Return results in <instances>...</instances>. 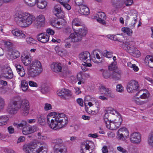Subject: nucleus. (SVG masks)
Wrapping results in <instances>:
<instances>
[{"label": "nucleus", "instance_id": "f257e3e1", "mask_svg": "<svg viewBox=\"0 0 153 153\" xmlns=\"http://www.w3.org/2000/svg\"><path fill=\"white\" fill-rule=\"evenodd\" d=\"M15 21L19 26L22 27H27L35 21L34 26L39 28L44 26L45 18L42 14L39 15L35 18L34 16L28 13L20 12L16 14Z\"/></svg>", "mask_w": 153, "mask_h": 153}, {"label": "nucleus", "instance_id": "f03ea898", "mask_svg": "<svg viewBox=\"0 0 153 153\" xmlns=\"http://www.w3.org/2000/svg\"><path fill=\"white\" fill-rule=\"evenodd\" d=\"M46 118L48 125L54 130L63 128L68 123V118L63 113H55L53 116L50 114Z\"/></svg>", "mask_w": 153, "mask_h": 153}, {"label": "nucleus", "instance_id": "7ed1b4c3", "mask_svg": "<svg viewBox=\"0 0 153 153\" xmlns=\"http://www.w3.org/2000/svg\"><path fill=\"white\" fill-rule=\"evenodd\" d=\"M30 107V103L26 99L13 100L9 104L7 111L10 114H15L21 109L23 115L26 116L29 112Z\"/></svg>", "mask_w": 153, "mask_h": 153}, {"label": "nucleus", "instance_id": "20e7f679", "mask_svg": "<svg viewBox=\"0 0 153 153\" xmlns=\"http://www.w3.org/2000/svg\"><path fill=\"white\" fill-rule=\"evenodd\" d=\"M29 68V74L33 77L39 75L42 71L41 63L37 60L32 61Z\"/></svg>", "mask_w": 153, "mask_h": 153}, {"label": "nucleus", "instance_id": "39448f33", "mask_svg": "<svg viewBox=\"0 0 153 153\" xmlns=\"http://www.w3.org/2000/svg\"><path fill=\"white\" fill-rule=\"evenodd\" d=\"M122 47L133 56L138 57L140 56V52L133 45L132 42L127 41L123 42Z\"/></svg>", "mask_w": 153, "mask_h": 153}, {"label": "nucleus", "instance_id": "423d86ee", "mask_svg": "<svg viewBox=\"0 0 153 153\" xmlns=\"http://www.w3.org/2000/svg\"><path fill=\"white\" fill-rule=\"evenodd\" d=\"M55 145L54 147V153H66L67 148L63 143L62 140L60 138H58L54 140Z\"/></svg>", "mask_w": 153, "mask_h": 153}, {"label": "nucleus", "instance_id": "0eeeda50", "mask_svg": "<svg viewBox=\"0 0 153 153\" xmlns=\"http://www.w3.org/2000/svg\"><path fill=\"white\" fill-rule=\"evenodd\" d=\"M94 144L91 141L84 142L81 144L80 152L81 153H91L94 148Z\"/></svg>", "mask_w": 153, "mask_h": 153}, {"label": "nucleus", "instance_id": "6e6552de", "mask_svg": "<svg viewBox=\"0 0 153 153\" xmlns=\"http://www.w3.org/2000/svg\"><path fill=\"white\" fill-rule=\"evenodd\" d=\"M25 3L29 6L33 7L37 4V7L40 9L45 8L47 5V2L45 0H30V2L25 1Z\"/></svg>", "mask_w": 153, "mask_h": 153}, {"label": "nucleus", "instance_id": "1a4fd4ad", "mask_svg": "<svg viewBox=\"0 0 153 153\" xmlns=\"http://www.w3.org/2000/svg\"><path fill=\"white\" fill-rule=\"evenodd\" d=\"M80 59L83 61H86L82 65L85 66L91 67V64L90 63L91 61L90 54L88 51H85L81 53L79 55Z\"/></svg>", "mask_w": 153, "mask_h": 153}, {"label": "nucleus", "instance_id": "9d476101", "mask_svg": "<svg viewBox=\"0 0 153 153\" xmlns=\"http://www.w3.org/2000/svg\"><path fill=\"white\" fill-rule=\"evenodd\" d=\"M139 89L138 82L137 81L132 80L129 82L127 87V91L129 93H131Z\"/></svg>", "mask_w": 153, "mask_h": 153}, {"label": "nucleus", "instance_id": "9b49d317", "mask_svg": "<svg viewBox=\"0 0 153 153\" xmlns=\"http://www.w3.org/2000/svg\"><path fill=\"white\" fill-rule=\"evenodd\" d=\"M57 93L59 96L61 97V98L65 100L68 99L72 96L71 91L66 89L58 90Z\"/></svg>", "mask_w": 153, "mask_h": 153}, {"label": "nucleus", "instance_id": "f8f14e48", "mask_svg": "<svg viewBox=\"0 0 153 153\" xmlns=\"http://www.w3.org/2000/svg\"><path fill=\"white\" fill-rule=\"evenodd\" d=\"M130 140L131 142L133 143H140L141 141L140 134L138 132L133 133L130 136Z\"/></svg>", "mask_w": 153, "mask_h": 153}, {"label": "nucleus", "instance_id": "ddd939ff", "mask_svg": "<svg viewBox=\"0 0 153 153\" xmlns=\"http://www.w3.org/2000/svg\"><path fill=\"white\" fill-rule=\"evenodd\" d=\"M1 74L4 77L9 79H12L13 76L12 71L10 67L4 68Z\"/></svg>", "mask_w": 153, "mask_h": 153}, {"label": "nucleus", "instance_id": "4468645a", "mask_svg": "<svg viewBox=\"0 0 153 153\" xmlns=\"http://www.w3.org/2000/svg\"><path fill=\"white\" fill-rule=\"evenodd\" d=\"M51 70L53 72L58 73L62 72V65L60 63L53 62L51 65Z\"/></svg>", "mask_w": 153, "mask_h": 153}, {"label": "nucleus", "instance_id": "2eb2a0df", "mask_svg": "<svg viewBox=\"0 0 153 153\" xmlns=\"http://www.w3.org/2000/svg\"><path fill=\"white\" fill-rule=\"evenodd\" d=\"M82 38L76 32L71 33L69 36V40L71 42H76L80 41L82 39Z\"/></svg>", "mask_w": 153, "mask_h": 153}, {"label": "nucleus", "instance_id": "dca6fc26", "mask_svg": "<svg viewBox=\"0 0 153 153\" xmlns=\"http://www.w3.org/2000/svg\"><path fill=\"white\" fill-rule=\"evenodd\" d=\"M100 92L104 94L105 96L111 97L112 96V91L109 88H107L103 85L100 86L99 88Z\"/></svg>", "mask_w": 153, "mask_h": 153}, {"label": "nucleus", "instance_id": "f3484780", "mask_svg": "<svg viewBox=\"0 0 153 153\" xmlns=\"http://www.w3.org/2000/svg\"><path fill=\"white\" fill-rule=\"evenodd\" d=\"M37 38L38 40L41 42L45 43L49 40V37L47 33H41L37 35Z\"/></svg>", "mask_w": 153, "mask_h": 153}, {"label": "nucleus", "instance_id": "a211bd4d", "mask_svg": "<svg viewBox=\"0 0 153 153\" xmlns=\"http://www.w3.org/2000/svg\"><path fill=\"white\" fill-rule=\"evenodd\" d=\"M72 28L75 31L77 29V27H80L83 26V24L81 21V20L78 18L74 19L72 23Z\"/></svg>", "mask_w": 153, "mask_h": 153}, {"label": "nucleus", "instance_id": "6ab92c4d", "mask_svg": "<svg viewBox=\"0 0 153 153\" xmlns=\"http://www.w3.org/2000/svg\"><path fill=\"white\" fill-rule=\"evenodd\" d=\"M53 12L55 16L59 18H61L63 16V13L62 12L60 5H57L55 6Z\"/></svg>", "mask_w": 153, "mask_h": 153}, {"label": "nucleus", "instance_id": "aec40b11", "mask_svg": "<svg viewBox=\"0 0 153 153\" xmlns=\"http://www.w3.org/2000/svg\"><path fill=\"white\" fill-rule=\"evenodd\" d=\"M96 17L98 18L97 19V21L99 23L103 25L106 24L105 19L106 18V16L104 12H101L98 13L97 15L96 16Z\"/></svg>", "mask_w": 153, "mask_h": 153}, {"label": "nucleus", "instance_id": "412c9836", "mask_svg": "<svg viewBox=\"0 0 153 153\" xmlns=\"http://www.w3.org/2000/svg\"><path fill=\"white\" fill-rule=\"evenodd\" d=\"M47 145L46 143H41L39 148L36 151H33V153H47Z\"/></svg>", "mask_w": 153, "mask_h": 153}, {"label": "nucleus", "instance_id": "4be33fe9", "mask_svg": "<svg viewBox=\"0 0 153 153\" xmlns=\"http://www.w3.org/2000/svg\"><path fill=\"white\" fill-rule=\"evenodd\" d=\"M76 30L78 34L82 37L85 36L87 32V28L83 25L77 28Z\"/></svg>", "mask_w": 153, "mask_h": 153}, {"label": "nucleus", "instance_id": "5701e85b", "mask_svg": "<svg viewBox=\"0 0 153 153\" xmlns=\"http://www.w3.org/2000/svg\"><path fill=\"white\" fill-rule=\"evenodd\" d=\"M11 33L13 36L19 37L20 38H25V34L22 30L17 29L12 30Z\"/></svg>", "mask_w": 153, "mask_h": 153}, {"label": "nucleus", "instance_id": "b1692460", "mask_svg": "<svg viewBox=\"0 0 153 153\" xmlns=\"http://www.w3.org/2000/svg\"><path fill=\"white\" fill-rule=\"evenodd\" d=\"M21 58L22 62L25 66H28L29 65H30V64L31 63L32 59L30 55L26 56L24 55V56H21Z\"/></svg>", "mask_w": 153, "mask_h": 153}, {"label": "nucleus", "instance_id": "393cba45", "mask_svg": "<svg viewBox=\"0 0 153 153\" xmlns=\"http://www.w3.org/2000/svg\"><path fill=\"white\" fill-rule=\"evenodd\" d=\"M79 8V12L80 14L85 15H88L89 14V9L86 5H81Z\"/></svg>", "mask_w": 153, "mask_h": 153}, {"label": "nucleus", "instance_id": "a878e982", "mask_svg": "<svg viewBox=\"0 0 153 153\" xmlns=\"http://www.w3.org/2000/svg\"><path fill=\"white\" fill-rule=\"evenodd\" d=\"M15 66L20 76L21 77L24 76L25 74V72L23 66L19 64H15Z\"/></svg>", "mask_w": 153, "mask_h": 153}, {"label": "nucleus", "instance_id": "bb28decb", "mask_svg": "<svg viewBox=\"0 0 153 153\" xmlns=\"http://www.w3.org/2000/svg\"><path fill=\"white\" fill-rule=\"evenodd\" d=\"M146 65L151 68H153V57L147 55L145 57L144 60Z\"/></svg>", "mask_w": 153, "mask_h": 153}, {"label": "nucleus", "instance_id": "cd10ccee", "mask_svg": "<svg viewBox=\"0 0 153 153\" xmlns=\"http://www.w3.org/2000/svg\"><path fill=\"white\" fill-rule=\"evenodd\" d=\"M121 72L120 71H112L111 77L115 80H119L121 77Z\"/></svg>", "mask_w": 153, "mask_h": 153}, {"label": "nucleus", "instance_id": "c85d7f7f", "mask_svg": "<svg viewBox=\"0 0 153 153\" xmlns=\"http://www.w3.org/2000/svg\"><path fill=\"white\" fill-rule=\"evenodd\" d=\"M108 69L109 70H104L103 72V76L105 79L109 78L111 76L112 71L111 70H112V68L111 66H108Z\"/></svg>", "mask_w": 153, "mask_h": 153}, {"label": "nucleus", "instance_id": "c756f323", "mask_svg": "<svg viewBox=\"0 0 153 153\" xmlns=\"http://www.w3.org/2000/svg\"><path fill=\"white\" fill-rule=\"evenodd\" d=\"M9 120V118L7 115L0 116V126L6 125Z\"/></svg>", "mask_w": 153, "mask_h": 153}, {"label": "nucleus", "instance_id": "7c9ffc66", "mask_svg": "<svg viewBox=\"0 0 153 153\" xmlns=\"http://www.w3.org/2000/svg\"><path fill=\"white\" fill-rule=\"evenodd\" d=\"M147 143L150 147H153V131L148 136Z\"/></svg>", "mask_w": 153, "mask_h": 153}, {"label": "nucleus", "instance_id": "2f4dec72", "mask_svg": "<svg viewBox=\"0 0 153 153\" xmlns=\"http://www.w3.org/2000/svg\"><path fill=\"white\" fill-rule=\"evenodd\" d=\"M121 134H123L124 136L127 137L129 135V132L127 130V128H126L123 127V128H120L118 130Z\"/></svg>", "mask_w": 153, "mask_h": 153}, {"label": "nucleus", "instance_id": "473e14b6", "mask_svg": "<svg viewBox=\"0 0 153 153\" xmlns=\"http://www.w3.org/2000/svg\"><path fill=\"white\" fill-rule=\"evenodd\" d=\"M21 88L23 91H25L27 90L28 86L27 82L25 80H22L21 84Z\"/></svg>", "mask_w": 153, "mask_h": 153}, {"label": "nucleus", "instance_id": "72a5a7b5", "mask_svg": "<svg viewBox=\"0 0 153 153\" xmlns=\"http://www.w3.org/2000/svg\"><path fill=\"white\" fill-rule=\"evenodd\" d=\"M27 124V122L23 120L19 123H14L13 124V125L17 127V128L19 129H22V128L25 127Z\"/></svg>", "mask_w": 153, "mask_h": 153}, {"label": "nucleus", "instance_id": "f704fd0d", "mask_svg": "<svg viewBox=\"0 0 153 153\" xmlns=\"http://www.w3.org/2000/svg\"><path fill=\"white\" fill-rule=\"evenodd\" d=\"M119 124H117L115 123L113 121H112L111 125H110V126H108L109 129L111 130H114L117 129L120 126Z\"/></svg>", "mask_w": 153, "mask_h": 153}, {"label": "nucleus", "instance_id": "c9c22d12", "mask_svg": "<svg viewBox=\"0 0 153 153\" xmlns=\"http://www.w3.org/2000/svg\"><path fill=\"white\" fill-rule=\"evenodd\" d=\"M46 118V116L43 114H39L38 116V121L41 125L45 123Z\"/></svg>", "mask_w": 153, "mask_h": 153}, {"label": "nucleus", "instance_id": "e433bc0d", "mask_svg": "<svg viewBox=\"0 0 153 153\" xmlns=\"http://www.w3.org/2000/svg\"><path fill=\"white\" fill-rule=\"evenodd\" d=\"M10 56L14 59H16L19 57L20 56L19 52L16 50L13 51L11 52Z\"/></svg>", "mask_w": 153, "mask_h": 153}, {"label": "nucleus", "instance_id": "4c0bfd02", "mask_svg": "<svg viewBox=\"0 0 153 153\" xmlns=\"http://www.w3.org/2000/svg\"><path fill=\"white\" fill-rule=\"evenodd\" d=\"M122 30L124 33H126L128 36H131L133 32L131 29L128 27H123L122 28Z\"/></svg>", "mask_w": 153, "mask_h": 153}, {"label": "nucleus", "instance_id": "58836bf2", "mask_svg": "<svg viewBox=\"0 0 153 153\" xmlns=\"http://www.w3.org/2000/svg\"><path fill=\"white\" fill-rule=\"evenodd\" d=\"M130 13L131 14V18L134 21H137V12L135 10H132L131 11Z\"/></svg>", "mask_w": 153, "mask_h": 153}, {"label": "nucleus", "instance_id": "ea45409f", "mask_svg": "<svg viewBox=\"0 0 153 153\" xmlns=\"http://www.w3.org/2000/svg\"><path fill=\"white\" fill-rule=\"evenodd\" d=\"M143 91V90H140L138 92H137L136 94V96H137L140 94V98L142 99H145L146 98L148 97V94L146 93H142V91Z\"/></svg>", "mask_w": 153, "mask_h": 153}, {"label": "nucleus", "instance_id": "a19ab883", "mask_svg": "<svg viewBox=\"0 0 153 153\" xmlns=\"http://www.w3.org/2000/svg\"><path fill=\"white\" fill-rule=\"evenodd\" d=\"M133 101L138 105H142L145 103L144 101H140L139 98L134 97L133 98Z\"/></svg>", "mask_w": 153, "mask_h": 153}, {"label": "nucleus", "instance_id": "79ce46f5", "mask_svg": "<svg viewBox=\"0 0 153 153\" xmlns=\"http://www.w3.org/2000/svg\"><path fill=\"white\" fill-rule=\"evenodd\" d=\"M30 127L26 126L22 129V132L24 134L27 135L30 134Z\"/></svg>", "mask_w": 153, "mask_h": 153}, {"label": "nucleus", "instance_id": "37998d69", "mask_svg": "<svg viewBox=\"0 0 153 153\" xmlns=\"http://www.w3.org/2000/svg\"><path fill=\"white\" fill-rule=\"evenodd\" d=\"M123 37V36L120 34H117L115 35V37H114V41H118L120 42H122V41Z\"/></svg>", "mask_w": 153, "mask_h": 153}, {"label": "nucleus", "instance_id": "c03bdc74", "mask_svg": "<svg viewBox=\"0 0 153 153\" xmlns=\"http://www.w3.org/2000/svg\"><path fill=\"white\" fill-rule=\"evenodd\" d=\"M114 122L115 123L117 124H119V126H120L122 122V119L120 115H119L117 116L115 119L113 120Z\"/></svg>", "mask_w": 153, "mask_h": 153}, {"label": "nucleus", "instance_id": "a18cd8bd", "mask_svg": "<svg viewBox=\"0 0 153 153\" xmlns=\"http://www.w3.org/2000/svg\"><path fill=\"white\" fill-rule=\"evenodd\" d=\"M49 88L47 86L45 85H43L41 86V91L43 94H45L49 91Z\"/></svg>", "mask_w": 153, "mask_h": 153}, {"label": "nucleus", "instance_id": "49530a36", "mask_svg": "<svg viewBox=\"0 0 153 153\" xmlns=\"http://www.w3.org/2000/svg\"><path fill=\"white\" fill-rule=\"evenodd\" d=\"M117 137L118 140L122 141L125 140L126 138V137L124 136V135L123 136V134H121L118 131L117 132Z\"/></svg>", "mask_w": 153, "mask_h": 153}, {"label": "nucleus", "instance_id": "de8ad7c7", "mask_svg": "<svg viewBox=\"0 0 153 153\" xmlns=\"http://www.w3.org/2000/svg\"><path fill=\"white\" fill-rule=\"evenodd\" d=\"M26 41L27 44L31 45L36 44V41L31 37L27 38Z\"/></svg>", "mask_w": 153, "mask_h": 153}, {"label": "nucleus", "instance_id": "09e8293b", "mask_svg": "<svg viewBox=\"0 0 153 153\" xmlns=\"http://www.w3.org/2000/svg\"><path fill=\"white\" fill-rule=\"evenodd\" d=\"M28 145L32 151H36L35 149L37 147V144L35 142H31Z\"/></svg>", "mask_w": 153, "mask_h": 153}, {"label": "nucleus", "instance_id": "8fccbe9b", "mask_svg": "<svg viewBox=\"0 0 153 153\" xmlns=\"http://www.w3.org/2000/svg\"><path fill=\"white\" fill-rule=\"evenodd\" d=\"M5 105V102L4 99L0 96V112L2 111Z\"/></svg>", "mask_w": 153, "mask_h": 153}, {"label": "nucleus", "instance_id": "3c124183", "mask_svg": "<svg viewBox=\"0 0 153 153\" xmlns=\"http://www.w3.org/2000/svg\"><path fill=\"white\" fill-rule=\"evenodd\" d=\"M104 51L105 52L103 53V55L104 56H106L108 58H111L112 56L113 55L112 53L107 51V50H105Z\"/></svg>", "mask_w": 153, "mask_h": 153}, {"label": "nucleus", "instance_id": "603ef678", "mask_svg": "<svg viewBox=\"0 0 153 153\" xmlns=\"http://www.w3.org/2000/svg\"><path fill=\"white\" fill-rule=\"evenodd\" d=\"M104 113L103 119L104 121L106 122V121H108V120H109L108 118L109 116V113L106 110H105Z\"/></svg>", "mask_w": 153, "mask_h": 153}, {"label": "nucleus", "instance_id": "864d4df0", "mask_svg": "<svg viewBox=\"0 0 153 153\" xmlns=\"http://www.w3.org/2000/svg\"><path fill=\"white\" fill-rule=\"evenodd\" d=\"M70 41V40H69V38L65 40V44L64 46L65 48H67L71 47V44L69 42Z\"/></svg>", "mask_w": 153, "mask_h": 153}, {"label": "nucleus", "instance_id": "5fc2aeb1", "mask_svg": "<svg viewBox=\"0 0 153 153\" xmlns=\"http://www.w3.org/2000/svg\"><path fill=\"white\" fill-rule=\"evenodd\" d=\"M117 91L120 92H122L123 91V87L121 84H118L117 85Z\"/></svg>", "mask_w": 153, "mask_h": 153}, {"label": "nucleus", "instance_id": "6e6d98bb", "mask_svg": "<svg viewBox=\"0 0 153 153\" xmlns=\"http://www.w3.org/2000/svg\"><path fill=\"white\" fill-rule=\"evenodd\" d=\"M96 107L97 108L96 110H90L89 111L88 113L89 114H91L93 115H95L99 111V107L98 106H96Z\"/></svg>", "mask_w": 153, "mask_h": 153}, {"label": "nucleus", "instance_id": "4d7b16f0", "mask_svg": "<svg viewBox=\"0 0 153 153\" xmlns=\"http://www.w3.org/2000/svg\"><path fill=\"white\" fill-rule=\"evenodd\" d=\"M52 108L51 105L48 103H46L45 104L44 109L45 111L50 110Z\"/></svg>", "mask_w": 153, "mask_h": 153}, {"label": "nucleus", "instance_id": "13d9d810", "mask_svg": "<svg viewBox=\"0 0 153 153\" xmlns=\"http://www.w3.org/2000/svg\"><path fill=\"white\" fill-rule=\"evenodd\" d=\"M117 150L123 153H128L126 150L124 149L121 146H118L117 148Z\"/></svg>", "mask_w": 153, "mask_h": 153}, {"label": "nucleus", "instance_id": "bf43d9fd", "mask_svg": "<svg viewBox=\"0 0 153 153\" xmlns=\"http://www.w3.org/2000/svg\"><path fill=\"white\" fill-rule=\"evenodd\" d=\"M75 2L76 5L79 6V7L81 5H83V0H75Z\"/></svg>", "mask_w": 153, "mask_h": 153}, {"label": "nucleus", "instance_id": "052dcab7", "mask_svg": "<svg viewBox=\"0 0 153 153\" xmlns=\"http://www.w3.org/2000/svg\"><path fill=\"white\" fill-rule=\"evenodd\" d=\"M133 0H126L125 1V4L126 6L131 5L133 3Z\"/></svg>", "mask_w": 153, "mask_h": 153}, {"label": "nucleus", "instance_id": "680f3d73", "mask_svg": "<svg viewBox=\"0 0 153 153\" xmlns=\"http://www.w3.org/2000/svg\"><path fill=\"white\" fill-rule=\"evenodd\" d=\"M30 133L34 132L37 131L38 129L37 127L36 126H33L30 127Z\"/></svg>", "mask_w": 153, "mask_h": 153}, {"label": "nucleus", "instance_id": "e2e57ef3", "mask_svg": "<svg viewBox=\"0 0 153 153\" xmlns=\"http://www.w3.org/2000/svg\"><path fill=\"white\" fill-rule=\"evenodd\" d=\"M30 86L33 87H37V84L36 82L30 81L28 82Z\"/></svg>", "mask_w": 153, "mask_h": 153}, {"label": "nucleus", "instance_id": "0e129e2a", "mask_svg": "<svg viewBox=\"0 0 153 153\" xmlns=\"http://www.w3.org/2000/svg\"><path fill=\"white\" fill-rule=\"evenodd\" d=\"M7 130L10 134H13L14 132V129L12 126L8 127L7 128Z\"/></svg>", "mask_w": 153, "mask_h": 153}, {"label": "nucleus", "instance_id": "69168bd1", "mask_svg": "<svg viewBox=\"0 0 153 153\" xmlns=\"http://www.w3.org/2000/svg\"><path fill=\"white\" fill-rule=\"evenodd\" d=\"M93 54L94 55V58L96 57L98 59H100V57L99 54L97 52V51L95 50L93 51Z\"/></svg>", "mask_w": 153, "mask_h": 153}, {"label": "nucleus", "instance_id": "338daca9", "mask_svg": "<svg viewBox=\"0 0 153 153\" xmlns=\"http://www.w3.org/2000/svg\"><path fill=\"white\" fill-rule=\"evenodd\" d=\"M47 34H48L49 35H53L54 33V31L51 29L48 28V29L46 30Z\"/></svg>", "mask_w": 153, "mask_h": 153}, {"label": "nucleus", "instance_id": "774afa93", "mask_svg": "<svg viewBox=\"0 0 153 153\" xmlns=\"http://www.w3.org/2000/svg\"><path fill=\"white\" fill-rule=\"evenodd\" d=\"M71 31L72 30L71 28L69 26H68L66 27L64 30L65 32L67 34L70 33Z\"/></svg>", "mask_w": 153, "mask_h": 153}]
</instances>
